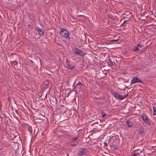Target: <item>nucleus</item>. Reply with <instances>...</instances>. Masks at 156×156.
Returning a JSON list of instances; mask_svg holds the SVG:
<instances>
[{
    "instance_id": "nucleus-1",
    "label": "nucleus",
    "mask_w": 156,
    "mask_h": 156,
    "mask_svg": "<svg viewBox=\"0 0 156 156\" xmlns=\"http://www.w3.org/2000/svg\"><path fill=\"white\" fill-rule=\"evenodd\" d=\"M60 36L63 37L67 38H69V32L65 29H62L60 32Z\"/></svg>"
},
{
    "instance_id": "nucleus-2",
    "label": "nucleus",
    "mask_w": 156,
    "mask_h": 156,
    "mask_svg": "<svg viewBox=\"0 0 156 156\" xmlns=\"http://www.w3.org/2000/svg\"><path fill=\"white\" fill-rule=\"evenodd\" d=\"M132 156H144L143 151L140 150H135Z\"/></svg>"
},
{
    "instance_id": "nucleus-3",
    "label": "nucleus",
    "mask_w": 156,
    "mask_h": 156,
    "mask_svg": "<svg viewBox=\"0 0 156 156\" xmlns=\"http://www.w3.org/2000/svg\"><path fill=\"white\" fill-rule=\"evenodd\" d=\"M137 82H140V83L142 82L138 78H137L136 76H135L132 80L131 81V84H133Z\"/></svg>"
},
{
    "instance_id": "nucleus-4",
    "label": "nucleus",
    "mask_w": 156,
    "mask_h": 156,
    "mask_svg": "<svg viewBox=\"0 0 156 156\" xmlns=\"http://www.w3.org/2000/svg\"><path fill=\"white\" fill-rule=\"evenodd\" d=\"M37 29L40 36H42L44 35V31L42 30L41 29L38 27H37Z\"/></svg>"
},
{
    "instance_id": "nucleus-5",
    "label": "nucleus",
    "mask_w": 156,
    "mask_h": 156,
    "mask_svg": "<svg viewBox=\"0 0 156 156\" xmlns=\"http://www.w3.org/2000/svg\"><path fill=\"white\" fill-rule=\"evenodd\" d=\"M142 118L143 121L147 124H149V122L147 118L146 115L144 114H143L142 115Z\"/></svg>"
},
{
    "instance_id": "nucleus-6",
    "label": "nucleus",
    "mask_w": 156,
    "mask_h": 156,
    "mask_svg": "<svg viewBox=\"0 0 156 156\" xmlns=\"http://www.w3.org/2000/svg\"><path fill=\"white\" fill-rule=\"evenodd\" d=\"M86 151L85 150H83L78 152L77 154L79 156L82 155L86 154Z\"/></svg>"
},
{
    "instance_id": "nucleus-7",
    "label": "nucleus",
    "mask_w": 156,
    "mask_h": 156,
    "mask_svg": "<svg viewBox=\"0 0 156 156\" xmlns=\"http://www.w3.org/2000/svg\"><path fill=\"white\" fill-rule=\"evenodd\" d=\"M67 62V68L68 69H73L75 67L73 66H71L68 63V59L66 60Z\"/></svg>"
},
{
    "instance_id": "nucleus-8",
    "label": "nucleus",
    "mask_w": 156,
    "mask_h": 156,
    "mask_svg": "<svg viewBox=\"0 0 156 156\" xmlns=\"http://www.w3.org/2000/svg\"><path fill=\"white\" fill-rule=\"evenodd\" d=\"M75 53L76 54H77L78 55H80L81 56H83L84 55L83 53L80 50H78V51H76Z\"/></svg>"
},
{
    "instance_id": "nucleus-9",
    "label": "nucleus",
    "mask_w": 156,
    "mask_h": 156,
    "mask_svg": "<svg viewBox=\"0 0 156 156\" xmlns=\"http://www.w3.org/2000/svg\"><path fill=\"white\" fill-rule=\"evenodd\" d=\"M128 95H122L119 94V96L118 97L119 99H122L124 98L125 97H126Z\"/></svg>"
},
{
    "instance_id": "nucleus-10",
    "label": "nucleus",
    "mask_w": 156,
    "mask_h": 156,
    "mask_svg": "<svg viewBox=\"0 0 156 156\" xmlns=\"http://www.w3.org/2000/svg\"><path fill=\"white\" fill-rule=\"evenodd\" d=\"M126 124L128 127H130L132 126V123L129 121H127Z\"/></svg>"
},
{
    "instance_id": "nucleus-11",
    "label": "nucleus",
    "mask_w": 156,
    "mask_h": 156,
    "mask_svg": "<svg viewBox=\"0 0 156 156\" xmlns=\"http://www.w3.org/2000/svg\"><path fill=\"white\" fill-rule=\"evenodd\" d=\"M113 94L115 98L118 99V97L119 96V94H118L116 93L115 92H114L113 93Z\"/></svg>"
},
{
    "instance_id": "nucleus-12",
    "label": "nucleus",
    "mask_w": 156,
    "mask_h": 156,
    "mask_svg": "<svg viewBox=\"0 0 156 156\" xmlns=\"http://www.w3.org/2000/svg\"><path fill=\"white\" fill-rule=\"evenodd\" d=\"M153 115L154 116L155 115L156 116V108L153 107Z\"/></svg>"
},
{
    "instance_id": "nucleus-13",
    "label": "nucleus",
    "mask_w": 156,
    "mask_h": 156,
    "mask_svg": "<svg viewBox=\"0 0 156 156\" xmlns=\"http://www.w3.org/2000/svg\"><path fill=\"white\" fill-rule=\"evenodd\" d=\"M100 113L101 115V116L102 117H104L106 115L102 111H101Z\"/></svg>"
},
{
    "instance_id": "nucleus-14",
    "label": "nucleus",
    "mask_w": 156,
    "mask_h": 156,
    "mask_svg": "<svg viewBox=\"0 0 156 156\" xmlns=\"http://www.w3.org/2000/svg\"><path fill=\"white\" fill-rule=\"evenodd\" d=\"M141 129V130H139V133L141 134H142L144 132V129Z\"/></svg>"
},
{
    "instance_id": "nucleus-15",
    "label": "nucleus",
    "mask_w": 156,
    "mask_h": 156,
    "mask_svg": "<svg viewBox=\"0 0 156 156\" xmlns=\"http://www.w3.org/2000/svg\"><path fill=\"white\" fill-rule=\"evenodd\" d=\"M138 49H139V48H138V47H137L136 46H135V47H134V48L133 49V51H137Z\"/></svg>"
},
{
    "instance_id": "nucleus-16",
    "label": "nucleus",
    "mask_w": 156,
    "mask_h": 156,
    "mask_svg": "<svg viewBox=\"0 0 156 156\" xmlns=\"http://www.w3.org/2000/svg\"><path fill=\"white\" fill-rule=\"evenodd\" d=\"M78 139V137H76L75 138L73 137L71 139L72 141H74L76 140H77Z\"/></svg>"
},
{
    "instance_id": "nucleus-17",
    "label": "nucleus",
    "mask_w": 156,
    "mask_h": 156,
    "mask_svg": "<svg viewBox=\"0 0 156 156\" xmlns=\"http://www.w3.org/2000/svg\"><path fill=\"white\" fill-rule=\"evenodd\" d=\"M82 85V84L80 82H79L76 85L77 86H80Z\"/></svg>"
},
{
    "instance_id": "nucleus-18",
    "label": "nucleus",
    "mask_w": 156,
    "mask_h": 156,
    "mask_svg": "<svg viewBox=\"0 0 156 156\" xmlns=\"http://www.w3.org/2000/svg\"><path fill=\"white\" fill-rule=\"evenodd\" d=\"M118 59H119V58L116 57L115 58V61L117 62V63H119V61H117V60H118Z\"/></svg>"
},
{
    "instance_id": "nucleus-19",
    "label": "nucleus",
    "mask_w": 156,
    "mask_h": 156,
    "mask_svg": "<svg viewBox=\"0 0 156 156\" xmlns=\"http://www.w3.org/2000/svg\"><path fill=\"white\" fill-rule=\"evenodd\" d=\"M28 27L30 28H33V26L30 24H29L28 25Z\"/></svg>"
},
{
    "instance_id": "nucleus-20",
    "label": "nucleus",
    "mask_w": 156,
    "mask_h": 156,
    "mask_svg": "<svg viewBox=\"0 0 156 156\" xmlns=\"http://www.w3.org/2000/svg\"><path fill=\"white\" fill-rule=\"evenodd\" d=\"M104 146H107L108 145L107 143L106 142H104Z\"/></svg>"
},
{
    "instance_id": "nucleus-21",
    "label": "nucleus",
    "mask_w": 156,
    "mask_h": 156,
    "mask_svg": "<svg viewBox=\"0 0 156 156\" xmlns=\"http://www.w3.org/2000/svg\"><path fill=\"white\" fill-rule=\"evenodd\" d=\"M138 47H140V48H141L142 47V45H140V44H138Z\"/></svg>"
},
{
    "instance_id": "nucleus-22",
    "label": "nucleus",
    "mask_w": 156,
    "mask_h": 156,
    "mask_svg": "<svg viewBox=\"0 0 156 156\" xmlns=\"http://www.w3.org/2000/svg\"><path fill=\"white\" fill-rule=\"evenodd\" d=\"M118 41V40H113L111 41Z\"/></svg>"
},
{
    "instance_id": "nucleus-23",
    "label": "nucleus",
    "mask_w": 156,
    "mask_h": 156,
    "mask_svg": "<svg viewBox=\"0 0 156 156\" xmlns=\"http://www.w3.org/2000/svg\"><path fill=\"white\" fill-rule=\"evenodd\" d=\"M126 20L124 21L123 22V23L121 25H123L126 22Z\"/></svg>"
},
{
    "instance_id": "nucleus-24",
    "label": "nucleus",
    "mask_w": 156,
    "mask_h": 156,
    "mask_svg": "<svg viewBox=\"0 0 156 156\" xmlns=\"http://www.w3.org/2000/svg\"><path fill=\"white\" fill-rule=\"evenodd\" d=\"M72 145V146H75V145Z\"/></svg>"
},
{
    "instance_id": "nucleus-25",
    "label": "nucleus",
    "mask_w": 156,
    "mask_h": 156,
    "mask_svg": "<svg viewBox=\"0 0 156 156\" xmlns=\"http://www.w3.org/2000/svg\"><path fill=\"white\" fill-rule=\"evenodd\" d=\"M110 62H111V61L110 60Z\"/></svg>"
}]
</instances>
